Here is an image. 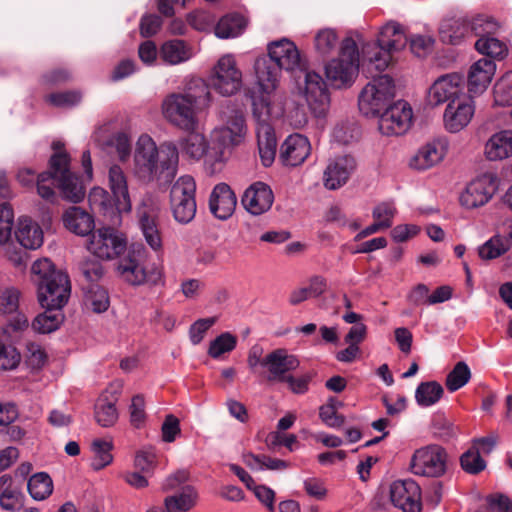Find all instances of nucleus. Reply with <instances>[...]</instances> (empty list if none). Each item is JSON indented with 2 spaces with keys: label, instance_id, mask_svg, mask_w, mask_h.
Returning a JSON list of instances; mask_svg holds the SVG:
<instances>
[{
  "label": "nucleus",
  "instance_id": "1",
  "mask_svg": "<svg viewBox=\"0 0 512 512\" xmlns=\"http://www.w3.org/2000/svg\"><path fill=\"white\" fill-rule=\"evenodd\" d=\"M212 95L202 79H194L184 92L171 93L161 104L163 117L182 131H195L199 126L198 114L210 107Z\"/></svg>",
  "mask_w": 512,
  "mask_h": 512
},
{
  "label": "nucleus",
  "instance_id": "2",
  "mask_svg": "<svg viewBox=\"0 0 512 512\" xmlns=\"http://www.w3.org/2000/svg\"><path fill=\"white\" fill-rule=\"evenodd\" d=\"M179 163V152L175 144L164 143L157 146L148 134H141L133 150V173L144 181H154L162 177H174Z\"/></svg>",
  "mask_w": 512,
  "mask_h": 512
},
{
  "label": "nucleus",
  "instance_id": "3",
  "mask_svg": "<svg viewBox=\"0 0 512 512\" xmlns=\"http://www.w3.org/2000/svg\"><path fill=\"white\" fill-rule=\"evenodd\" d=\"M249 129L242 110L234 109L223 117V123L210 132V147L205 158V171L216 174L222 170L235 148L243 145Z\"/></svg>",
  "mask_w": 512,
  "mask_h": 512
},
{
  "label": "nucleus",
  "instance_id": "4",
  "mask_svg": "<svg viewBox=\"0 0 512 512\" xmlns=\"http://www.w3.org/2000/svg\"><path fill=\"white\" fill-rule=\"evenodd\" d=\"M53 149L49 171L37 175V193L42 199L53 201L56 195L54 186L57 183L64 199L78 203L85 196V188L79 178L70 171V158L64 151V145L61 142H54Z\"/></svg>",
  "mask_w": 512,
  "mask_h": 512
},
{
  "label": "nucleus",
  "instance_id": "5",
  "mask_svg": "<svg viewBox=\"0 0 512 512\" xmlns=\"http://www.w3.org/2000/svg\"><path fill=\"white\" fill-rule=\"evenodd\" d=\"M32 280L37 286V296L42 308L62 309L68 302L71 284L66 273L55 270L47 259L36 260L32 267Z\"/></svg>",
  "mask_w": 512,
  "mask_h": 512
},
{
  "label": "nucleus",
  "instance_id": "6",
  "mask_svg": "<svg viewBox=\"0 0 512 512\" xmlns=\"http://www.w3.org/2000/svg\"><path fill=\"white\" fill-rule=\"evenodd\" d=\"M146 255L147 251L143 246L133 247L127 257L118 263V274L124 281L134 286L144 284L151 286L163 285L165 272L162 260L144 265L143 259Z\"/></svg>",
  "mask_w": 512,
  "mask_h": 512
},
{
  "label": "nucleus",
  "instance_id": "7",
  "mask_svg": "<svg viewBox=\"0 0 512 512\" xmlns=\"http://www.w3.org/2000/svg\"><path fill=\"white\" fill-rule=\"evenodd\" d=\"M284 111L285 109L278 104L268 109L267 104L263 102H256L255 110L252 111L256 122L255 132L259 156L262 164L266 167L272 165L276 156L277 141L272 122L281 118Z\"/></svg>",
  "mask_w": 512,
  "mask_h": 512
},
{
  "label": "nucleus",
  "instance_id": "8",
  "mask_svg": "<svg viewBox=\"0 0 512 512\" xmlns=\"http://www.w3.org/2000/svg\"><path fill=\"white\" fill-rule=\"evenodd\" d=\"M359 71V55L356 42L345 38L337 57L325 66V75L331 86L335 88L349 87L355 81Z\"/></svg>",
  "mask_w": 512,
  "mask_h": 512
},
{
  "label": "nucleus",
  "instance_id": "9",
  "mask_svg": "<svg viewBox=\"0 0 512 512\" xmlns=\"http://www.w3.org/2000/svg\"><path fill=\"white\" fill-rule=\"evenodd\" d=\"M280 68L269 58L259 57L254 63L257 91L252 95V111L255 110L256 102L267 104V108L279 105L284 109L282 97L276 90L280 82Z\"/></svg>",
  "mask_w": 512,
  "mask_h": 512
},
{
  "label": "nucleus",
  "instance_id": "10",
  "mask_svg": "<svg viewBox=\"0 0 512 512\" xmlns=\"http://www.w3.org/2000/svg\"><path fill=\"white\" fill-rule=\"evenodd\" d=\"M395 96V85L389 75L372 79L361 91L359 110L365 116H378Z\"/></svg>",
  "mask_w": 512,
  "mask_h": 512
},
{
  "label": "nucleus",
  "instance_id": "11",
  "mask_svg": "<svg viewBox=\"0 0 512 512\" xmlns=\"http://www.w3.org/2000/svg\"><path fill=\"white\" fill-rule=\"evenodd\" d=\"M196 182L190 175L180 176L170 189V207L175 221L180 224L190 223L197 210Z\"/></svg>",
  "mask_w": 512,
  "mask_h": 512
},
{
  "label": "nucleus",
  "instance_id": "12",
  "mask_svg": "<svg viewBox=\"0 0 512 512\" xmlns=\"http://www.w3.org/2000/svg\"><path fill=\"white\" fill-rule=\"evenodd\" d=\"M210 82L222 96H232L242 87L243 75L233 54L222 55L213 66Z\"/></svg>",
  "mask_w": 512,
  "mask_h": 512
},
{
  "label": "nucleus",
  "instance_id": "13",
  "mask_svg": "<svg viewBox=\"0 0 512 512\" xmlns=\"http://www.w3.org/2000/svg\"><path fill=\"white\" fill-rule=\"evenodd\" d=\"M447 463L446 450L440 445L430 444L415 450L410 468L415 475L438 478L446 473Z\"/></svg>",
  "mask_w": 512,
  "mask_h": 512
},
{
  "label": "nucleus",
  "instance_id": "14",
  "mask_svg": "<svg viewBox=\"0 0 512 512\" xmlns=\"http://www.w3.org/2000/svg\"><path fill=\"white\" fill-rule=\"evenodd\" d=\"M159 206L150 195L143 197L137 208L138 224L147 245L157 254L163 253V240L158 223Z\"/></svg>",
  "mask_w": 512,
  "mask_h": 512
},
{
  "label": "nucleus",
  "instance_id": "15",
  "mask_svg": "<svg viewBox=\"0 0 512 512\" xmlns=\"http://www.w3.org/2000/svg\"><path fill=\"white\" fill-rule=\"evenodd\" d=\"M414 111L410 103L398 100L387 106L378 122L379 131L386 136L405 135L413 126Z\"/></svg>",
  "mask_w": 512,
  "mask_h": 512
},
{
  "label": "nucleus",
  "instance_id": "16",
  "mask_svg": "<svg viewBox=\"0 0 512 512\" xmlns=\"http://www.w3.org/2000/svg\"><path fill=\"white\" fill-rule=\"evenodd\" d=\"M126 247V238L117 230L109 227L94 231L87 244L90 253L103 260L119 257Z\"/></svg>",
  "mask_w": 512,
  "mask_h": 512
},
{
  "label": "nucleus",
  "instance_id": "17",
  "mask_svg": "<svg viewBox=\"0 0 512 512\" xmlns=\"http://www.w3.org/2000/svg\"><path fill=\"white\" fill-rule=\"evenodd\" d=\"M498 189L494 173H483L470 181L461 192L459 201L466 209H476L486 205Z\"/></svg>",
  "mask_w": 512,
  "mask_h": 512
},
{
  "label": "nucleus",
  "instance_id": "18",
  "mask_svg": "<svg viewBox=\"0 0 512 512\" xmlns=\"http://www.w3.org/2000/svg\"><path fill=\"white\" fill-rule=\"evenodd\" d=\"M463 94L467 93L464 90L462 77L455 73L446 74L438 77L429 87L426 101L431 107H437L456 101Z\"/></svg>",
  "mask_w": 512,
  "mask_h": 512
},
{
  "label": "nucleus",
  "instance_id": "19",
  "mask_svg": "<svg viewBox=\"0 0 512 512\" xmlns=\"http://www.w3.org/2000/svg\"><path fill=\"white\" fill-rule=\"evenodd\" d=\"M473 96L463 94L456 101H450L443 112V126L449 133H458L464 130L472 121L475 114Z\"/></svg>",
  "mask_w": 512,
  "mask_h": 512
},
{
  "label": "nucleus",
  "instance_id": "20",
  "mask_svg": "<svg viewBox=\"0 0 512 512\" xmlns=\"http://www.w3.org/2000/svg\"><path fill=\"white\" fill-rule=\"evenodd\" d=\"M300 90L314 115L324 116L330 105V96L321 75L313 71L306 72L304 85Z\"/></svg>",
  "mask_w": 512,
  "mask_h": 512
},
{
  "label": "nucleus",
  "instance_id": "21",
  "mask_svg": "<svg viewBox=\"0 0 512 512\" xmlns=\"http://www.w3.org/2000/svg\"><path fill=\"white\" fill-rule=\"evenodd\" d=\"M299 366L296 356L289 354L285 349H276L265 356L264 368L260 375L268 382L282 383L289 372Z\"/></svg>",
  "mask_w": 512,
  "mask_h": 512
},
{
  "label": "nucleus",
  "instance_id": "22",
  "mask_svg": "<svg viewBox=\"0 0 512 512\" xmlns=\"http://www.w3.org/2000/svg\"><path fill=\"white\" fill-rule=\"evenodd\" d=\"M269 58L280 69L289 72L302 71L305 68V60L294 42L287 38L273 41L268 45Z\"/></svg>",
  "mask_w": 512,
  "mask_h": 512
},
{
  "label": "nucleus",
  "instance_id": "23",
  "mask_svg": "<svg viewBox=\"0 0 512 512\" xmlns=\"http://www.w3.org/2000/svg\"><path fill=\"white\" fill-rule=\"evenodd\" d=\"M449 149L445 137L435 138L422 145L410 158L409 166L418 171L430 169L443 161Z\"/></svg>",
  "mask_w": 512,
  "mask_h": 512
},
{
  "label": "nucleus",
  "instance_id": "24",
  "mask_svg": "<svg viewBox=\"0 0 512 512\" xmlns=\"http://www.w3.org/2000/svg\"><path fill=\"white\" fill-rule=\"evenodd\" d=\"M390 498L403 512L421 511V490L412 479L394 481L390 486Z\"/></svg>",
  "mask_w": 512,
  "mask_h": 512
},
{
  "label": "nucleus",
  "instance_id": "25",
  "mask_svg": "<svg viewBox=\"0 0 512 512\" xmlns=\"http://www.w3.org/2000/svg\"><path fill=\"white\" fill-rule=\"evenodd\" d=\"M241 203L249 214L260 216L271 209L274 193L268 184L257 181L246 188L241 197Z\"/></svg>",
  "mask_w": 512,
  "mask_h": 512
},
{
  "label": "nucleus",
  "instance_id": "26",
  "mask_svg": "<svg viewBox=\"0 0 512 512\" xmlns=\"http://www.w3.org/2000/svg\"><path fill=\"white\" fill-rule=\"evenodd\" d=\"M356 168V160L350 155H340L330 159L323 171V185L328 190L344 186Z\"/></svg>",
  "mask_w": 512,
  "mask_h": 512
},
{
  "label": "nucleus",
  "instance_id": "27",
  "mask_svg": "<svg viewBox=\"0 0 512 512\" xmlns=\"http://www.w3.org/2000/svg\"><path fill=\"white\" fill-rule=\"evenodd\" d=\"M311 153V144L304 135H289L280 147V161L285 166L295 167L304 163Z\"/></svg>",
  "mask_w": 512,
  "mask_h": 512
},
{
  "label": "nucleus",
  "instance_id": "28",
  "mask_svg": "<svg viewBox=\"0 0 512 512\" xmlns=\"http://www.w3.org/2000/svg\"><path fill=\"white\" fill-rule=\"evenodd\" d=\"M107 178L108 186L115 199L117 212H130L132 203L128 190L127 176L124 170L118 164H113L109 167Z\"/></svg>",
  "mask_w": 512,
  "mask_h": 512
},
{
  "label": "nucleus",
  "instance_id": "29",
  "mask_svg": "<svg viewBox=\"0 0 512 512\" xmlns=\"http://www.w3.org/2000/svg\"><path fill=\"white\" fill-rule=\"evenodd\" d=\"M496 72L494 61L482 58L473 63L468 73L469 95L477 96L486 91Z\"/></svg>",
  "mask_w": 512,
  "mask_h": 512
},
{
  "label": "nucleus",
  "instance_id": "30",
  "mask_svg": "<svg viewBox=\"0 0 512 512\" xmlns=\"http://www.w3.org/2000/svg\"><path fill=\"white\" fill-rule=\"evenodd\" d=\"M237 199L231 188L225 184H217L209 199L211 213L221 220L228 219L234 212Z\"/></svg>",
  "mask_w": 512,
  "mask_h": 512
},
{
  "label": "nucleus",
  "instance_id": "31",
  "mask_svg": "<svg viewBox=\"0 0 512 512\" xmlns=\"http://www.w3.org/2000/svg\"><path fill=\"white\" fill-rule=\"evenodd\" d=\"M15 237L22 247L30 250L40 248L44 241L43 230L40 225L27 216L18 218Z\"/></svg>",
  "mask_w": 512,
  "mask_h": 512
},
{
  "label": "nucleus",
  "instance_id": "32",
  "mask_svg": "<svg viewBox=\"0 0 512 512\" xmlns=\"http://www.w3.org/2000/svg\"><path fill=\"white\" fill-rule=\"evenodd\" d=\"M194 55L192 46L181 39L167 40L159 48L160 60L170 66L183 64Z\"/></svg>",
  "mask_w": 512,
  "mask_h": 512
},
{
  "label": "nucleus",
  "instance_id": "33",
  "mask_svg": "<svg viewBox=\"0 0 512 512\" xmlns=\"http://www.w3.org/2000/svg\"><path fill=\"white\" fill-rule=\"evenodd\" d=\"M485 157L489 161H502L512 156V129L492 134L485 143Z\"/></svg>",
  "mask_w": 512,
  "mask_h": 512
},
{
  "label": "nucleus",
  "instance_id": "34",
  "mask_svg": "<svg viewBox=\"0 0 512 512\" xmlns=\"http://www.w3.org/2000/svg\"><path fill=\"white\" fill-rule=\"evenodd\" d=\"M25 496L10 475L0 477V507L9 512H17L24 506Z\"/></svg>",
  "mask_w": 512,
  "mask_h": 512
},
{
  "label": "nucleus",
  "instance_id": "35",
  "mask_svg": "<svg viewBox=\"0 0 512 512\" xmlns=\"http://www.w3.org/2000/svg\"><path fill=\"white\" fill-rule=\"evenodd\" d=\"M395 53L379 45L377 40L375 43H367L362 46L363 65H367L368 69L374 68L382 72L393 63Z\"/></svg>",
  "mask_w": 512,
  "mask_h": 512
},
{
  "label": "nucleus",
  "instance_id": "36",
  "mask_svg": "<svg viewBox=\"0 0 512 512\" xmlns=\"http://www.w3.org/2000/svg\"><path fill=\"white\" fill-rule=\"evenodd\" d=\"M440 38L444 43L456 45L470 36L467 17L445 18L439 28Z\"/></svg>",
  "mask_w": 512,
  "mask_h": 512
},
{
  "label": "nucleus",
  "instance_id": "37",
  "mask_svg": "<svg viewBox=\"0 0 512 512\" xmlns=\"http://www.w3.org/2000/svg\"><path fill=\"white\" fill-rule=\"evenodd\" d=\"M376 40L379 45L391 49L394 52L403 50L407 44V38L403 26L395 21H389L378 32Z\"/></svg>",
  "mask_w": 512,
  "mask_h": 512
},
{
  "label": "nucleus",
  "instance_id": "38",
  "mask_svg": "<svg viewBox=\"0 0 512 512\" xmlns=\"http://www.w3.org/2000/svg\"><path fill=\"white\" fill-rule=\"evenodd\" d=\"M117 396L109 394L107 391L99 396L94 407V417L96 422L102 427L113 426L119 417L116 408Z\"/></svg>",
  "mask_w": 512,
  "mask_h": 512
},
{
  "label": "nucleus",
  "instance_id": "39",
  "mask_svg": "<svg viewBox=\"0 0 512 512\" xmlns=\"http://www.w3.org/2000/svg\"><path fill=\"white\" fill-rule=\"evenodd\" d=\"M62 219L69 231L81 236L92 232L95 226L93 217L80 207L69 208L63 214Z\"/></svg>",
  "mask_w": 512,
  "mask_h": 512
},
{
  "label": "nucleus",
  "instance_id": "40",
  "mask_svg": "<svg viewBox=\"0 0 512 512\" xmlns=\"http://www.w3.org/2000/svg\"><path fill=\"white\" fill-rule=\"evenodd\" d=\"M189 134L179 141V146L184 155L192 160L199 161L206 158L210 141L207 142L204 134L195 131H188Z\"/></svg>",
  "mask_w": 512,
  "mask_h": 512
},
{
  "label": "nucleus",
  "instance_id": "41",
  "mask_svg": "<svg viewBox=\"0 0 512 512\" xmlns=\"http://www.w3.org/2000/svg\"><path fill=\"white\" fill-rule=\"evenodd\" d=\"M247 25L246 19L239 14L222 17L215 26V35L221 39L234 38L243 33Z\"/></svg>",
  "mask_w": 512,
  "mask_h": 512
},
{
  "label": "nucleus",
  "instance_id": "42",
  "mask_svg": "<svg viewBox=\"0 0 512 512\" xmlns=\"http://www.w3.org/2000/svg\"><path fill=\"white\" fill-rule=\"evenodd\" d=\"M109 305V296L104 288L90 284L85 289L84 306L87 310L94 313H103L109 308Z\"/></svg>",
  "mask_w": 512,
  "mask_h": 512
},
{
  "label": "nucleus",
  "instance_id": "43",
  "mask_svg": "<svg viewBox=\"0 0 512 512\" xmlns=\"http://www.w3.org/2000/svg\"><path fill=\"white\" fill-rule=\"evenodd\" d=\"M45 312L39 314L32 322V328L42 334L54 332L63 322L61 309L44 308Z\"/></svg>",
  "mask_w": 512,
  "mask_h": 512
},
{
  "label": "nucleus",
  "instance_id": "44",
  "mask_svg": "<svg viewBox=\"0 0 512 512\" xmlns=\"http://www.w3.org/2000/svg\"><path fill=\"white\" fill-rule=\"evenodd\" d=\"M197 493L191 487H186L179 494L165 498L164 505L167 512H187L196 504Z\"/></svg>",
  "mask_w": 512,
  "mask_h": 512
},
{
  "label": "nucleus",
  "instance_id": "45",
  "mask_svg": "<svg viewBox=\"0 0 512 512\" xmlns=\"http://www.w3.org/2000/svg\"><path fill=\"white\" fill-rule=\"evenodd\" d=\"M112 449L113 443L110 440H93L91 443V451L93 453L91 467L98 471L110 465L113 461Z\"/></svg>",
  "mask_w": 512,
  "mask_h": 512
},
{
  "label": "nucleus",
  "instance_id": "46",
  "mask_svg": "<svg viewBox=\"0 0 512 512\" xmlns=\"http://www.w3.org/2000/svg\"><path fill=\"white\" fill-rule=\"evenodd\" d=\"M30 496L37 501H42L53 492V481L45 472H39L30 477L27 483Z\"/></svg>",
  "mask_w": 512,
  "mask_h": 512
},
{
  "label": "nucleus",
  "instance_id": "47",
  "mask_svg": "<svg viewBox=\"0 0 512 512\" xmlns=\"http://www.w3.org/2000/svg\"><path fill=\"white\" fill-rule=\"evenodd\" d=\"M443 393V387L438 382H422L416 388L415 399L419 406L429 407L436 404Z\"/></svg>",
  "mask_w": 512,
  "mask_h": 512
},
{
  "label": "nucleus",
  "instance_id": "48",
  "mask_svg": "<svg viewBox=\"0 0 512 512\" xmlns=\"http://www.w3.org/2000/svg\"><path fill=\"white\" fill-rule=\"evenodd\" d=\"M89 204L92 210L103 215H113L115 213V199L110 198L108 192L101 187H94L89 193Z\"/></svg>",
  "mask_w": 512,
  "mask_h": 512
},
{
  "label": "nucleus",
  "instance_id": "49",
  "mask_svg": "<svg viewBox=\"0 0 512 512\" xmlns=\"http://www.w3.org/2000/svg\"><path fill=\"white\" fill-rule=\"evenodd\" d=\"M475 48L479 53L497 59H503L508 54L507 45L492 35L479 38L475 43Z\"/></svg>",
  "mask_w": 512,
  "mask_h": 512
},
{
  "label": "nucleus",
  "instance_id": "50",
  "mask_svg": "<svg viewBox=\"0 0 512 512\" xmlns=\"http://www.w3.org/2000/svg\"><path fill=\"white\" fill-rule=\"evenodd\" d=\"M470 35L479 38L488 37L495 34L499 29V24L490 16L477 15L468 19Z\"/></svg>",
  "mask_w": 512,
  "mask_h": 512
},
{
  "label": "nucleus",
  "instance_id": "51",
  "mask_svg": "<svg viewBox=\"0 0 512 512\" xmlns=\"http://www.w3.org/2000/svg\"><path fill=\"white\" fill-rule=\"evenodd\" d=\"M471 378V371L468 365L460 361L448 373L445 385L450 392H455L465 386Z\"/></svg>",
  "mask_w": 512,
  "mask_h": 512
},
{
  "label": "nucleus",
  "instance_id": "52",
  "mask_svg": "<svg viewBox=\"0 0 512 512\" xmlns=\"http://www.w3.org/2000/svg\"><path fill=\"white\" fill-rule=\"evenodd\" d=\"M509 248L510 242L508 238L495 236L479 248V256L484 260L495 259L507 252Z\"/></svg>",
  "mask_w": 512,
  "mask_h": 512
},
{
  "label": "nucleus",
  "instance_id": "53",
  "mask_svg": "<svg viewBox=\"0 0 512 512\" xmlns=\"http://www.w3.org/2000/svg\"><path fill=\"white\" fill-rule=\"evenodd\" d=\"M494 101L496 105H512V72L500 77L494 85Z\"/></svg>",
  "mask_w": 512,
  "mask_h": 512
},
{
  "label": "nucleus",
  "instance_id": "54",
  "mask_svg": "<svg viewBox=\"0 0 512 512\" xmlns=\"http://www.w3.org/2000/svg\"><path fill=\"white\" fill-rule=\"evenodd\" d=\"M237 338L229 332H225L216 337L209 346L208 354L218 359L221 355L229 353L235 349Z\"/></svg>",
  "mask_w": 512,
  "mask_h": 512
},
{
  "label": "nucleus",
  "instance_id": "55",
  "mask_svg": "<svg viewBox=\"0 0 512 512\" xmlns=\"http://www.w3.org/2000/svg\"><path fill=\"white\" fill-rule=\"evenodd\" d=\"M338 44V35L334 29L324 28L317 32L314 38L316 51L321 55H328Z\"/></svg>",
  "mask_w": 512,
  "mask_h": 512
},
{
  "label": "nucleus",
  "instance_id": "56",
  "mask_svg": "<svg viewBox=\"0 0 512 512\" xmlns=\"http://www.w3.org/2000/svg\"><path fill=\"white\" fill-rule=\"evenodd\" d=\"M359 136V127L352 122L339 123L334 127L332 132L333 139L341 144H350L356 141Z\"/></svg>",
  "mask_w": 512,
  "mask_h": 512
},
{
  "label": "nucleus",
  "instance_id": "57",
  "mask_svg": "<svg viewBox=\"0 0 512 512\" xmlns=\"http://www.w3.org/2000/svg\"><path fill=\"white\" fill-rule=\"evenodd\" d=\"M14 212L8 203L0 205V245L7 244L12 235Z\"/></svg>",
  "mask_w": 512,
  "mask_h": 512
},
{
  "label": "nucleus",
  "instance_id": "58",
  "mask_svg": "<svg viewBox=\"0 0 512 512\" xmlns=\"http://www.w3.org/2000/svg\"><path fill=\"white\" fill-rule=\"evenodd\" d=\"M460 463L463 470L470 474H477L486 467V462L481 457L479 450L472 447L462 454Z\"/></svg>",
  "mask_w": 512,
  "mask_h": 512
},
{
  "label": "nucleus",
  "instance_id": "59",
  "mask_svg": "<svg viewBox=\"0 0 512 512\" xmlns=\"http://www.w3.org/2000/svg\"><path fill=\"white\" fill-rule=\"evenodd\" d=\"M396 213L397 209L393 202H382L374 207L372 216L380 226L388 229L392 226Z\"/></svg>",
  "mask_w": 512,
  "mask_h": 512
},
{
  "label": "nucleus",
  "instance_id": "60",
  "mask_svg": "<svg viewBox=\"0 0 512 512\" xmlns=\"http://www.w3.org/2000/svg\"><path fill=\"white\" fill-rule=\"evenodd\" d=\"M115 149L120 162H126L131 156V140L127 133H115L107 143Z\"/></svg>",
  "mask_w": 512,
  "mask_h": 512
},
{
  "label": "nucleus",
  "instance_id": "61",
  "mask_svg": "<svg viewBox=\"0 0 512 512\" xmlns=\"http://www.w3.org/2000/svg\"><path fill=\"white\" fill-rule=\"evenodd\" d=\"M20 291L15 287L0 288V313L9 314L17 311Z\"/></svg>",
  "mask_w": 512,
  "mask_h": 512
},
{
  "label": "nucleus",
  "instance_id": "62",
  "mask_svg": "<svg viewBox=\"0 0 512 512\" xmlns=\"http://www.w3.org/2000/svg\"><path fill=\"white\" fill-rule=\"evenodd\" d=\"M477 512H512V502L506 495L492 494L486 497V505Z\"/></svg>",
  "mask_w": 512,
  "mask_h": 512
},
{
  "label": "nucleus",
  "instance_id": "63",
  "mask_svg": "<svg viewBox=\"0 0 512 512\" xmlns=\"http://www.w3.org/2000/svg\"><path fill=\"white\" fill-rule=\"evenodd\" d=\"M245 462L250 467L259 469L281 470L287 467L285 461L268 456L248 455L246 456Z\"/></svg>",
  "mask_w": 512,
  "mask_h": 512
},
{
  "label": "nucleus",
  "instance_id": "64",
  "mask_svg": "<svg viewBox=\"0 0 512 512\" xmlns=\"http://www.w3.org/2000/svg\"><path fill=\"white\" fill-rule=\"evenodd\" d=\"M21 362V355L11 345H2L0 349V368L2 370H14Z\"/></svg>",
  "mask_w": 512,
  "mask_h": 512
}]
</instances>
